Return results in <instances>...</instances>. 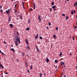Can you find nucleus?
I'll use <instances>...</instances> for the list:
<instances>
[{"instance_id":"9d476101","label":"nucleus","mask_w":77,"mask_h":77,"mask_svg":"<svg viewBox=\"0 0 77 77\" xmlns=\"http://www.w3.org/2000/svg\"><path fill=\"white\" fill-rule=\"evenodd\" d=\"M38 34H37V35L35 36V38L36 39H38Z\"/></svg>"},{"instance_id":"bb28decb","label":"nucleus","mask_w":77,"mask_h":77,"mask_svg":"<svg viewBox=\"0 0 77 77\" xmlns=\"http://www.w3.org/2000/svg\"><path fill=\"white\" fill-rule=\"evenodd\" d=\"M15 45H16V46H18V44H17V42H15Z\"/></svg>"},{"instance_id":"a878e982","label":"nucleus","mask_w":77,"mask_h":77,"mask_svg":"<svg viewBox=\"0 0 77 77\" xmlns=\"http://www.w3.org/2000/svg\"><path fill=\"white\" fill-rule=\"evenodd\" d=\"M0 66L1 67V68H2V69L4 67L3 66H2V65H0Z\"/></svg>"},{"instance_id":"338daca9","label":"nucleus","mask_w":77,"mask_h":77,"mask_svg":"<svg viewBox=\"0 0 77 77\" xmlns=\"http://www.w3.org/2000/svg\"><path fill=\"white\" fill-rule=\"evenodd\" d=\"M71 35H70V36H69V37H70V38H71Z\"/></svg>"},{"instance_id":"393cba45","label":"nucleus","mask_w":77,"mask_h":77,"mask_svg":"<svg viewBox=\"0 0 77 77\" xmlns=\"http://www.w3.org/2000/svg\"><path fill=\"white\" fill-rule=\"evenodd\" d=\"M29 11H30L31 12V11H32V8H29Z\"/></svg>"},{"instance_id":"7ed1b4c3","label":"nucleus","mask_w":77,"mask_h":77,"mask_svg":"<svg viewBox=\"0 0 77 77\" xmlns=\"http://www.w3.org/2000/svg\"><path fill=\"white\" fill-rule=\"evenodd\" d=\"M38 20H39V22H40V21H41L42 19H40V16L39 14H38Z\"/></svg>"},{"instance_id":"1a4fd4ad","label":"nucleus","mask_w":77,"mask_h":77,"mask_svg":"<svg viewBox=\"0 0 77 77\" xmlns=\"http://www.w3.org/2000/svg\"><path fill=\"white\" fill-rule=\"evenodd\" d=\"M49 61V60L48 58L46 59V62L48 63V62Z\"/></svg>"},{"instance_id":"4d7b16f0","label":"nucleus","mask_w":77,"mask_h":77,"mask_svg":"<svg viewBox=\"0 0 77 77\" xmlns=\"http://www.w3.org/2000/svg\"><path fill=\"white\" fill-rule=\"evenodd\" d=\"M1 32H2V29H1Z\"/></svg>"},{"instance_id":"f257e3e1","label":"nucleus","mask_w":77,"mask_h":77,"mask_svg":"<svg viewBox=\"0 0 77 77\" xmlns=\"http://www.w3.org/2000/svg\"><path fill=\"white\" fill-rule=\"evenodd\" d=\"M18 37L15 38V41H14L15 42L17 43L18 41Z\"/></svg>"},{"instance_id":"f03ea898","label":"nucleus","mask_w":77,"mask_h":77,"mask_svg":"<svg viewBox=\"0 0 77 77\" xmlns=\"http://www.w3.org/2000/svg\"><path fill=\"white\" fill-rule=\"evenodd\" d=\"M6 12L7 14H9L10 12V9L8 10V11L6 10Z\"/></svg>"},{"instance_id":"e2e57ef3","label":"nucleus","mask_w":77,"mask_h":77,"mask_svg":"<svg viewBox=\"0 0 77 77\" xmlns=\"http://www.w3.org/2000/svg\"><path fill=\"white\" fill-rule=\"evenodd\" d=\"M17 61L19 62V60L17 59Z\"/></svg>"},{"instance_id":"49530a36","label":"nucleus","mask_w":77,"mask_h":77,"mask_svg":"<svg viewBox=\"0 0 77 77\" xmlns=\"http://www.w3.org/2000/svg\"><path fill=\"white\" fill-rule=\"evenodd\" d=\"M72 38H73V40H75V38L73 37H72Z\"/></svg>"},{"instance_id":"f704fd0d","label":"nucleus","mask_w":77,"mask_h":77,"mask_svg":"<svg viewBox=\"0 0 77 77\" xmlns=\"http://www.w3.org/2000/svg\"><path fill=\"white\" fill-rule=\"evenodd\" d=\"M39 38L41 39H42V37H41V36H40Z\"/></svg>"},{"instance_id":"6e6d98bb","label":"nucleus","mask_w":77,"mask_h":77,"mask_svg":"<svg viewBox=\"0 0 77 77\" xmlns=\"http://www.w3.org/2000/svg\"><path fill=\"white\" fill-rule=\"evenodd\" d=\"M69 54H70V55H71V56L72 55V54H71V53H70Z\"/></svg>"},{"instance_id":"0eeeda50","label":"nucleus","mask_w":77,"mask_h":77,"mask_svg":"<svg viewBox=\"0 0 77 77\" xmlns=\"http://www.w3.org/2000/svg\"><path fill=\"white\" fill-rule=\"evenodd\" d=\"M36 50H37V51L38 52L39 51V50L38 49V46H36Z\"/></svg>"},{"instance_id":"3c124183","label":"nucleus","mask_w":77,"mask_h":77,"mask_svg":"<svg viewBox=\"0 0 77 77\" xmlns=\"http://www.w3.org/2000/svg\"><path fill=\"white\" fill-rule=\"evenodd\" d=\"M4 43L5 44H6V42L5 41L4 42Z\"/></svg>"},{"instance_id":"b1692460","label":"nucleus","mask_w":77,"mask_h":77,"mask_svg":"<svg viewBox=\"0 0 77 77\" xmlns=\"http://www.w3.org/2000/svg\"><path fill=\"white\" fill-rule=\"evenodd\" d=\"M2 53L3 54V56L4 55L5 56H6V55L5 54H4V53L3 52H2Z\"/></svg>"},{"instance_id":"cd10ccee","label":"nucleus","mask_w":77,"mask_h":77,"mask_svg":"<svg viewBox=\"0 0 77 77\" xmlns=\"http://www.w3.org/2000/svg\"><path fill=\"white\" fill-rule=\"evenodd\" d=\"M48 24H49V26H51V23H50L49 22V23H48Z\"/></svg>"},{"instance_id":"f8f14e48","label":"nucleus","mask_w":77,"mask_h":77,"mask_svg":"<svg viewBox=\"0 0 77 77\" xmlns=\"http://www.w3.org/2000/svg\"><path fill=\"white\" fill-rule=\"evenodd\" d=\"M56 35H53V37H54V39H56Z\"/></svg>"},{"instance_id":"58836bf2","label":"nucleus","mask_w":77,"mask_h":77,"mask_svg":"<svg viewBox=\"0 0 77 77\" xmlns=\"http://www.w3.org/2000/svg\"><path fill=\"white\" fill-rule=\"evenodd\" d=\"M0 11H1V13H3V10H0Z\"/></svg>"},{"instance_id":"c03bdc74","label":"nucleus","mask_w":77,"mask_h":77,"mask_svg":"<svg viewBox=\"0 0 77 77\" xmlns=\"http://www.w3.org/2000/svg\"><path fill=\"white\" fill-rule=\"evenodd\" d=\"M56 30H58V28L57 27H56Z\"/></svg>"},{"instance_id":"052dcab7","label":"nucleus","mask_w":77,"mask_h":77,"mask_svg":"<svg viewBox=\"0 0 77 77\" xmlns=\"http://www.w3.org/2000/svg\"><path fill=\"white\" fill-rule=\"evenodd\" d=\"M0 53L1 54V50H0Z\"/></svg>"},{"instance_id":"5701e85b","label":"nucleus","mask_w":77,"mask_h":77,"mask_svg":"<svg viewBox=\"0 0 77 77\" xmlns=\"http://www.w3.org/2000/svg\"><path fill=\"white\" fill-rule=\"evenodd\" d=\"M29 46H28L26 47V48L28 49V50L29 49Z\"/></svg>"},{"instance_id":"ddd939ff","label":"nucleus","mask_w":77,"mask_h":77,"mask_svg":"<svg viewBox=\"0 0 77 77\" xmlns=\"http://www.w3.org/2000/svg\"><path fill=\"white\" fill-rule=\"evenodd\" d=\"M77 5V2H76V3H74V7H75V6H76Z\"/></svg>"},{"instance_id":"bf43d9fd","label":"nucleus","mask_w":77,"mask_h":77,"mask_svg":"<svg viewBox=\"0 0 77 77\" xmlns=\"http://www.w3.org/2000/svg\"><path fill=\"white\" fill-rule=\"evenodd\" d=\"M66 76V75H64V77H65Z\"/></svg>"},{"instance_id":"aec40b11","label":"nucleus","mask_w":77,"mask_h":77,"mask_svg":"<svg viewBox=\"0 0 77 77\" xmlns=\"http://www.w3.org/2000/svg\"><path fill=\"white\" fill-rule=\"evenodd\" d=\"M18 41L19 43H20V40L19 38H18Z\"/></svg>"},{"instance_id":"a211bd4d","label":"nucleus","mask_w":77,"mask_h":77,"mask_svg":"<svg viewBox=\"0 0 77 77\" xmlns=\"http://www.w3.org/2000/svg\"><path fill=\"white\" fill-rule=\"evenodd\" d=\"M68 18H69L68 17V16H66V20H67Z\"/></svg>"},{"instance_id":"c9c22d12","label":"nucleus","mask_w":77,"mask_h":77,"mask_svg":"<svg viewBox=\"0 0 77 77\" xmlns=\"http://www.w3.org/2000/svg\"><path fill=\"white\" fill-rule=\"evenodd\" d=\"M22 54H23L22 55V56H23L24 55V53L23 52H22Z\"/></svg>"},{"instance_id":"423d86ee","label":"nucleus","mask_w":77,"mask_h":77,"mask_svg":"<svg viewBox=\"0 0 77 77\" xmlns=\"http://www.w3.org/2000/svg\"><path fill=\"white\" fill-rule=\"evenodd\" d=\"M11 16H10L9 17V19L8 20V22H9L10 23V21H11Z\"/></svg>"},{"instance_id":"a19ab883","label":"nucleus","mask_w":77,"mask_h":77,"mask_svg":"<svg viewBox=\"0 0 77 77\" xmlns=\"http://www.w3.org/2000/svg\"><path fill=\"white\" fill-rule=\"evenodd\" d=\"M42 76V73H41L40 74V77H41Z\"/></svg>"},{"instance_id":"de8ad7c7","label":"nucleus","mask_w":77,"mask_h":77,"mask_svg":"<svg viewBox=\"0 0 77 77\" xmlns=\"http://www.w3.org/2000/svg\"><path fill=\"white\" fill-rule=\"evenodd\" d=\"M17 35H19V33L18 32H17Z\"/></svg>"},{"instance_id":"774afa93","label":"nucleus","mask_w":77,"mask_h":77,"mask_svg":"<svg viewBox=\"0 0 77 77\" xmlns=\"http://www.w3.org/2000/svg\"><path fill=\"white\" fill-rule=\"evenodd\" d=\"M11 47H13V45H11Z\"/></svg>"},{"instance_id":"69168bd1","label":"nucleus","mask_w":77,"mask_h":77,"mask_svg":"<svg viewBox=\"0 0 77 77\" xmlns=\"http://www.w3.org/2000/svg\"><path fill=\"white\" fill-rule=\"evenodd\" d=\"M47 29H48V26H47Z\"/></svg>"},{"instance_id":"dca6fc26","label":"nucleus","mask_w":77,"mask_h":77,"mask_svg":"<svg viewBox=\"0 0 77 77\" xmlns=\"http://www.w3.org/2000/svg\"><path fill=\"white\" fill-rule=\"evenodd\" d=\"M24 3L23 2V7L24 9Z\"/></svg>"},{"instance_id":"20e7f679","label":"nucleus","mask_w":77,"mask_h":77,"mask_svg":"<svg viewBox=\"0 0 77 77\" xmlns=\"http://www.w3.org/2000/svg\"><path fill=\"white\" fill-rule=\"evenodd\" d=\"M25 41L26 43V44L27 45H28L29 43H28V42L27 39H26L25 40Z\"/></svg>"},{"instance_id":"39448f33","label":"nucleus","mask_w":77,"mask_h":77,"mask_svg":"<svg viewBox=\"0 0 77 77\" xmlns=\"http://www.w3.org/2000/svg\"><path fill=\"white\" fill-rule=\"evenodd\" d=\"M9 26H10V27L11 28H13L14 27L13 25L12 24H10L9 25Z\"/></svg>"},{"instance_id":"13d9d810","label":"nucleus","mask_w":77,"mask_h":77,"mask_svg":"<svg viewBox=\"0 0 77 77\" xmlns=\"http://www.w3.org/2000/svg\"><path fill=\"white\" fill-rule=\"evenodd\" d=\"M45 75H46V74L45 73H44V75L45 76Z\"/></svg>"},{"instance_id":"c756f323","label":"nucleus","mask_w":77,"mask_h":77,"mask_svg":"<svg viewBox=\"0 0 77 77\" xmlns=\"http://www.w3.org/2000/svg\"><path fill=\"white\" fill-rule=\"evenodd\" d=\"M30 69H32V65H31V66Z\"/></svg>"},{"instance_id":"72a5a7b5","label":"nucleus","mask_w":77,"mask_h":77,"mask_svg":"<svg viewBox=\"0 0 77 77\" xmlns=\"http://www.w3.org/2000/svg\"><path fill=\"white\" fill-rule=\"evenodd\" d=\"M17 4H16L15 5V7L16 8H17Z\"/></svg>"},{"instance_id":"5fc2aeb1","label":"nucleus","mask_w":77,"mask_h":77,"mask_svg":"<svg viewBox=\"0 0 77 77\" xmlns=\"http://www.w3.org/2000/svg\"><path fill=\"white\" fill-rule=\"evenodd\" d=\"M74 13H75V10H74Z\"/></svg>"},{"instance_id":"ea45409f","label":"nucleus","mask_w":77,"mask_h":77,"mask_svg":"<svg viewBox=\"0 0 77 77\" xmlns=\"http://www.w3.org/2000/svg\"><path fill=\"white\" fill-rule=\"evenodd\" d=\"M26 67L27 68L28 66V65L27 63H26Z\"/></svg>"},{"instance_id":"f3484780","label":"nucleus","mask_w":77,"mask_h":77,"mask_svg":"<svg viewBox=\"0 0 77 77\" xmlns=\"http://www.w3.org/2000/svg\"><path fill=\"white\" fill-rule=\"evenodd\" d=\"M11 50L13 51V52H14L15 51L13 48L11 49Z\"/></svg>"},{"instance_id":"c85d7f7f","label":"nucleus","mask_w":77,"mask_h":77,"mask_svg":"<svg viewBox=\"0 0 77 77\" xmlns=\"http://www.w3.org/2000/svg\"><path fill=\"white\" fill-rule=\"evenodd\" d=\"M71 14H72V15H73V11H71Z\"/></svg>"},{"instance_id":"6ab92c4d","label":"nucleus","mask_w":77,"mask_h":77,"mask_svg":"<svg viewBox=\"0 0 77 77\" xmlns=\"http://www.w3.org/2000/svg\"><path fill=\"white\" fill-rule=\"evenodd\" d=\"M56 8V7L55 6H52V9H55Z\"/></svg>"},{"instance_id":"6e6552de","label":"nucleus","mask_w":77,"mask_h":77,"mask_svg":"<svg viewBox=\"0 0 77 77\" xmlns=\"http://www.w3.org/2000/svg\"><path fill=\"white\" fill-rule=\"evenodd\" d=\"M64 64H65L64 62H63L62 61H61V65H64Z\"/></svg>"},{"instance_id":"79ce46f5","label":"nucleus","mask_w":77,"mask_h":77,"mask_svg":"<svg viewBox=\"0 0 77 77\" xmlns=\"http://www.w3.org/2000/svg\"><path fill=\"white\" fill-rule=\"evenodd\" d=\"M27 72H28V73H30V71H29V70H27Z\"/></svg>"},{"instance_id":"473e14b6","label":"nucleus","mask_w":77,"mask_h":77,"mask_svg":"<svg viewBox=\"0 0 77 77\" xmlns=\"http://www.w3.org/2000/svg\"><path fill=\"white\" fill-rule=\"evenodd\" d=\"M20 19L21 20V19H22V15H20Z\"/></svg>"},{"instance_id":"4c0bfd02","label":"nucleus","mask_w":77,"mask_h":77,"mask_svg":"<svg viewBox=\"0 0 77 77\" xmlns=\"http://www.w3.org/2000/svg\"><path fill=\"white\" fill-rule=\"evenodd\" d=\"M17 10H15V11L14 12V13H17Z\"/></svg>"},{"instance_id":"8fccbe9b","label":"nucleus","mask_w":77,"mask_h":77,"mask_svg":"<svg viewBox=\"0 0 77 77\" xmlns=\"http://www.w3.org/2000/svg\"><path fill=\"white\" fill-rule=\"evenodd\" d=\"M54 11H56V9H55V8H54Z\"/></svg>"},{"instance_id":"4be33fe9","label":"nucleus","mask_w":77,"mask_h":77,"mask_svg":"<svg viewBox=\"0 0 77 77\" xmlns=\"http://www.w3.org/2000/svg\"><path fill=\"white\" fill-rule=\"evenodd\" d=\"M62 52H60V56L61 57L62 55Z\"/></svg>"},{"instance_id":"37998d69","label":"nucleus","mask_w":77,"mask_h":77,"mask_svg":"<svg viewBox=\"0 0 77 77\" xmlns=\"http://www.w3.org/2000/svg\"><path fill=\"white\" fill-rule=\"evenodd\" d=\"M1 77H4V76H3V74H2H2H1Z\"/></svg>"},{"instance_id":"a18cd8bd","label":"nucleus","mask_w":77,"mask_h":77,"mask_svg":"<svg viewBox=\"0 0 77 77\" xmlns=\"http://www.w3.org/2000/svg\"><path fill=\"white\" fill-rule=\"evenodd\" d=\"M0 9H2V5H0Z\"/></svg>"},{"instance_id":"7c9ffc66","label":"nucleus","mask_w":77,"mask_h":77,"mask_svg":"<svg viewBox=\"0 0 77 77\" xmlns=\"http://www.w3.org/2000/svg\"><path fill=\"white\" fill-rule=\"evenodd\" d=\"M30 20L29 19L28 20V23H30Z\"/></svg>"},{"instance_id":"4468645a","label":"nucleus","mask_w":77,"mask_h":77,"mask_svg":"<svg viewBox=\"0 0 77 77\" xmlns=\"http://www.w3.org/2000/svg\"><path fill=\"white\" fill-rule=\"evenodd\" d=\"M26 30L27 31H29V27L27 28L26 29Z\"/></svg>"},{"instance_id":"09e8293b","label":"nucleus","mask_w":77,"mask_h":77,"mask_svg":"<svg viewBox=\"0 0 77 77\" xmlns=\"http://www.w3.org/2000/svg\"><path fill=\"white\" fill-rule=\"evenodd\" d=\"M5 74H8V72H5Z\"/></svg>"},{"instance_id":"2eb2a0df","label":"nucleus","mask_w":77,"mask_h":77,"mask_svg":"<svg viewBox=\"0 0 77 77\" xmlns=\"http://www.w3.org/2000/svg\"><path fill=\"white\" fill-rule=\"evenodd\" d=\"M52 5V6H53L54 5V2H52V3H51Z\"/></svg>"},{"instance_id":"603ef678","label":"nucleus","mask_w":77,"mask_h":77,"mask_svg":"<svg viewBox=\"0 0 77 77\" xmlns=\"http://www.w3.org/2000/svg\"><path fill=\"white\" fill-rule=\"evenodd\" d=\"M74 28L75 29H76V27L75 26H74Z\"/></svg>"},{"instance_id":"0e129e2a","label":"nucleus","mask_w":77,"mask_h":77,"mask_svg":"<svg viewBox=\"0 0 77 77\" xmlns=\"http://www.w3.org/2000/svg\"><path fill=\"white\" fill-rule=\"evenodd\" d=\"M52 48V45H51V48Z\"/></svg>"},{"instance_id":"412c9836","label":"nucleus","mask_w":77,"mask_h":77,"mask_svg":"<svg viewBox=\"0 0 77 77\" xmlns=\"http://www.w3.org/2000/svg\"><path fill=\"white\" fill-rule=\"evenodd\" d=\"M58 60H55V63H57Z\"/></svg>"},{"instance_id":"2f4dec72","label":"nucleus","mask_w":77,"mask_h":77,"mask_svg":"<svg viewBox=\"0 0 77 77\" xmlns=\"http://www.w3.org/2000/svg\"><path fill=\"white\" fill-rule=\"evenodd\" d=\"M62 16H65V14H62Z\"/></svg>"},{"instance_id":"e433bc0d","label":"nucleus","mask_w":77,"mask_h":77,"mask_svg":"<svg viewBox=\"0 0 77 77\" xmlns=\"http://www.w3.org/2000/svg\"><path fill=\"white\" fill-rule=\"evenodd\" d=\"M50 11L51 12H52V9L51 8H50Z\"/></svg>"},{"instance_id":"680f3d73","label":"nucleus","mask_w":77,"mask_h":77,"mask_svg":"<svg viewBox=\"0 0 77 77\" xmlns=\"http://www.w3.org/2000/svg\"><path fill=\"white\" fill-rule=\"evenodd\" d=\"M14 10L15 11H17V9L16 8H15Z\"/></svg>"},{"instance_id":"9b49d317","label":"nucleus","mask_w":77,"mask_h":77,"mask_svg":"<svg viewBox=\"0 0 77 77\" xmlns=\"http://www.w3.org/2000/svg\"><path fill=\"white\" fill-rule=\"evenodd\" d=\"M33 6H34V9H35V3L34 2H33Z\"/></svg>"},{"instance_id":"864d4df0","label":"nucleus","mask_w":77,"mask_h":77,"mask_svg":"<svg viewBox=\"0 0 77 77\" xmlns=\"http://www.w3.org/2000/svg\"><path fill=\"white\" fill-rule=\"evenodd\" d=\"M63 75L62 74H61V77H62V76Z\"/></svg>"}]
</instances>
